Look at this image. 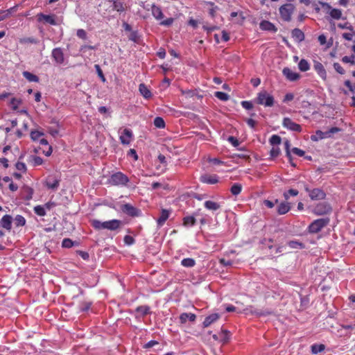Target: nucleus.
Instances as JSON below:
<instances>
[{"label":"nucleus","mask_w":355,"mask_h":355,"mask_svg":"<svg viewBox=\"0 0 355 355\" xmlns=\"http://www.w3.org/2000/svg\"><path fill=\"white\" fill-rule=\"evenodd\" d=\"M340 131V129L337 127H332L324 132L318 130L315 132V135L311 136V139L314 141H318L323 139L329 138L333 134L337 133Z\"/></svg>","instance_id":"f257e3e1"},{"label":"nucleus","mask_w":355,"mask_h":355,"mask_svg":"<svg viewBox=\"0 0 355 355\" xmlns=\"http://www.w3.org/2000/svg\"><path fill=\"white\" fill-rule=\"evenodd\" d=\"M256 102L257 103L263 105L266 107H271L274 104V98L266 91H261L258 93Z\"/></svg>","instance_id":"f03ea898"},{"label":"nucleus","mask_w":355,"mask_h":355,"mask_svg":"<svg viewBox=\"0 0 355 355\" xmlns=\"http://www.w3.org/2000/svg\"><path fill=\"white\" fill-rule=\"evenodd\" d=\"M329 218L327 217L313 220L309 226V232L313 234L319 232L323 227L329 224Z\"/></svg>","instance_id":"7ed1b4c3"},{"label":"nucleus","mask_w":355,"mask_h":355,"mask_svg":"<svg viewBox=\"0 0 355 355\" xmlns=\"http://www.w3.org/2000/svg\"><path fill=\"white\" fill-rule=\"evenodd\" d=\"M332 207L329 203L322 202L317 204L313 209V213L317 216H323L331 212Z\"/></svg>","instance_id":"20e7f679"},{"label":"nucleus","mask_w":355,"mask_h":355,"mask_svg":"<svg viewBox=\"0 0 355 355\" xmlns=\"http://www.w3.org/2000/svg\"><path fill=\"white\" fill-rule=\"evenodd\" d=\"M322 8L328 13L331 18L334 19H340L342 18V10L338 8H334L331 6L326 2L319 1Z\"/></svg>","instance_id":"39448f33"},{"label":"nucleus","mask_w":355,"mask_h":355,"mask_svg":"<svg viewBox=\"0 0 355 355\" xmlns=\"http://www.w3.org/2000/svg\"><path fill=\"white\" fill-rule=\"evenodd\" d=\"M128 177L121 172H117L111 175L109 182L112 185H125L128 182Z\"/></svg>","instance_id":"423d86ee"},{"label":"nucleus","mask_w":355,"mask_h":355,"mask_svg":"<svg viewBox=\"0 0 355 355\" xmlns=\"http://www.w3.org/2000/svg\"><path fill=\"white\" fill-rule=\"evenodd\" d=\"M121 210L125 214L131 217H139L141 216V211L129 203L123 205Z\"/></svg>","instance_id":"0eeeda50"},{"label":"nucleus","mask_w":355,"mask_h":355,"mask_svg":"<svg viewBox=\"0 0 355 355\" xmlns=\"http://www.w3.org/2000/svg\"><path fill=\"white\" fill-rule=\"evenodd\" d=\"M305 190L309 193L310 198L313 200H323L326 198L325 192L321 189H309L306 186L305 187Z\"/></svg>","instance_id":"6e6552de"},{"label":"nucleus","mask_w":355,"mask_h":355,"mask_svg":"<svg viewBox=\"0 0 355 355\" xmlns=\"http://www.w3.org/2000/svg\"><path fill=\"white\" fill-rule=\"evenodd\" d=\"M133 134L131 130L125 128L119 137L120 141L123 145H129L132 139Z\"/></svg>","instance_id":"1a4fd4ad"},{"label":"nucleus","mask_w":355,"mask_h":355,"mask_svg":"<svg viewBox=\"0 0 355 355\" xmlns=\"http://www.w3.org/2000/svg\"><path fill=\"white\" fill-rule=\"evenodd\" d=\"M200 180L202 183L214 184L218 182V177L216 175L204 174L200 176Z\"/></svg>","instance_id":"9d476101"},{"label":"nucleus","mask_w":355,"mask_h":355,"mask_svg":"<svg viewBox=\"0 0 355 355\" xmlns=\"http://www.w3.org/2000/svg\"><path fill=\"white\" fill-rule=\"evenodd\" d=\"M37 17L39 21H43L51 25H57L55 16L54 15H44L43 13H40L38 14Z\"/></svg>","instance_id":"9b49d317"},{"label":"nucleus","mask_w":355,"mask_h":355,"mask_svg":"<svg viewBox=\"0 0 355 355\" xmlns=\"http://www.w3.org/2000/svg\"><path fill=\"white\" fill-rule=\"evenodd\" d=\"M52 57L58 64L64 62V53L60 48H55L52 51Z\"/></svg>","instance_id":"f8f14e48"},{"label":"nucleus","mask_w":355,"mask_h":355,"mask_svg":"<svg viewBox=\"0 0 355 355\" xmlns=\"http://www.w3.org/2000/svg\"><path fill=\"white\" fill-rule=\"evenodd\" d=\"M291 37L295 42L299 43L304 40V33L299 28H294L291 32Z\"/></svg>","instance_id":"ddd939ff"},{"label":"nucleus","mask_w":355,"mask_h":355,"mask_svg":"<svg viewBox=\"0 0 355 355\" xmlns=\"http://www.w3.org/2000/svg\"><path fill=\"white\" fill-rule=\"evenodd\" d=\"M259 27L263 31H268L270 32L275 33L277 29L275 28V25L272 24L270 21L267 20H263L260 24Z\"/></svg>","instance_id":"4468645a"},{"label":"nucleus","mask_w":355,"mask_h":355,"mask_svg":"<svg viewBox=\"0 0 355 355\" xmlns=\"http://www.w3.org/2000/svg\"><path fill=\"white\" fill-rule=\"evenodd\" d=\"M313 67L315 71L318 73V74L323 80H325L327 78V72L322 64L319 62H315Z\"/></svg>","instance_id":"2eb2a0df"},{"label":"nucleus","mask_w":355,"mask_h":355,"mask_svg":"<svg viewBox=\"0 0 355 355\" xmlns=\"http://www.w3.org/2000/svg\"><path fill=\"white\" fill-rule=\"evenodd\" d=\"M122 225V221L117 219H113L107 221V230L114 231L120 228Z\"/></svg>","instance_id":"dca6fc26"},{"label":"nucleus","mask_w":355,"mask_h":355,"mask_svg":"<svg viewBox=\"0 0 355 355\" xmlns=\"http://www.w3.org/2000/svg\"><path fill=\"white\" fill-rule=\"evenodd\" d=\"M180 322L182 324H185L188 320L194 322L196 319V315L191 313H182L180 315Z\"/></svg>","instance_id":"f3484780"},{"label":"nucleus","mask_w":355,"mask_h":355,"mask_svg":"<svg viewBox=\"0 0 355 355\" xmlns=\"http://www.w3.org/2000/svg\"><path fill=\"white\" fill-rule=\"evenodd\" d=\"M298 297L300 298V304H299V306L297 304H296L295 308L298 311H303L308 307L309 304V299L307 296L302 297L299 294H298Z\"/></svg>","instance_id":"a211bd4d"},{"label":"nucleus","mask_w":355,"mask_h":355,"mask_svg":"<svg viewBox=\"0 0 355 355\" xmlns=\"http://www.w3.org/2000/svg\"><path fill=\"white\" fill-rule=\"evenodd\" d=\"M1 225L6 230L10 231L12 228V217L10 215H5L1 220Z\"/></svg>","instance_id":"6ab92c4d"},{"label":"nucleus","mask_w":355,"mask_h":355,"mask_svg":"<svg viewBox=\"0 0 355 355\" xmlns=\"http://www.w3.org/2000/svg\"><path fill=\"white\" fill-rule=\"evenodd\" d=\"M170 211L168 209H162L161 211L160 216L157 218V223L159 226H162L166 220L168 218Z\"/></svg>","instance_id":"aec40b11"},{"label":"nucleus","mask_w":355,"mask_h":355,"mask_svg":"<svg viewBox=\"0 0 355 355\" xmlns=\"http://www.w3.org/2000/svg\"><path fill=\"white\" fill-rule=\"evenodd\" d=\"M220 318V315L218 313H212L207 317L205 318V320L203 322V326L204 327H209L213 322H216L218 318Z\"/></svg>","instance_id":"412c9836"},{"label":"nucleus","mask_w":355,"mask_h":355,"mask_svg":"<svg viewBox=\"0 0 355 355\" xmlns=\"http://www.w3.org/2000/svg\"><path fill=\"white\" fill-rule=\"evenodd\" d=\"M28 162L32 166H37L42 164L43 159L39 156L31 155L28 157Z\"/></svg>","instance_id":"4be33fe9"},{"label":"nucleus","mask_w":355,"mask_h":355,"mask_svg":"<svg viewBox=\"0 0 355 355\" xmlns=\"http://www.w3.org/2000/svg\"><path fill=\"white\" fill-rule=\"evenodd\" d=\"M139 90L141 94L146 99L150 98L152 96L151 92L148 89L146 85L144 83H141L139 86Z\"/></svg>","instance_id":"5701e85b"},{"label":"nucleus","mask_w":355,"mask_h":355,"mask_svg":"<svg viewBox=\"0 0 355 355\" xmlns=\"http://www.w3.org/2000/svg\"><path fill=\"white\" fill-rule=\"evenodd\" d=\"M153 16L157 20H162L164 18V14L160 7L157 6H153V9L151 10Z\"/></svg>","instance_id":"b1692460"},{"label":"nucleus","mask_w":355,"mask_h":355,"mask_svg":"<svg viewBox=\"0 0 355 355\" xmlns=\"http://www.w3.org/2000/svg\"><path fill=\"white\" fill-rule=\"evenodd\" d=\"M204 206L207 209L211 211H216L220 208V205L219 203L211 200L205 201L204 203Z\"/></svg>","instance_id":"393cba45"},{"label":"nucleus","mask_w":355,"mask_h":355,"mask_svg":"<svg viewBox=\"0 0 355 355\" xmlns=\"http://www.w3.org/2000/svg\"><path fill=\"white\" fill-rule=\"evenodd\" d=\"M91 224L92 227L97 230H107V221L101 222L98 220L94 219L91 221Z\"/></svg>","instance_id":"a878e982"},{"label":"nucleus","mask_w":355,"mask_h":355,"mask_svg":"<svg viewBox=\"0 0 355 355\" xmlns=\"http://www.w3.org/2000/svg\"><path fill=\"white\" fill-rule=\"evenodd\" d=\"M325 345L324 344L314 343L311 345V352L313 354H318L320 352H323L325 349Z\"/></svg>","instance_id":"bb28decb"},{"label":"nucleus","mask_w":355,"mask_h":355,"mask_svg":"<svg viewBox=\"0 0 355 355\" xmlns=\"http://www.w3.org/2000/svg\"><path fill=\"white\" fill-rule=\"evenodd\" d=\"M46 187L51 189H56L59 186V180L52 177H49L46 182Z\"/></svg>","instance_id":"cd10ccee"},{"label":"nucleus","mask_w":355,"mask_h":355,"mask_svg":"<svg viewBox=\"0 0 355 355\" xmlns=\"http://www.w3.org/2000/svg\"><path fill=\"white\" fill-rule=\"evenodd\" d=\"M135 311L138 313V316L144 317L150 313V307L147 305L139 306L137 307Z\"/></svg>","instance_id":"c85d7f7f"},{"label":"nucleus","mask_w":355,"mask_h":355,"mask_svg":"<svg viewBox=\"0 0 355 355\" xmlns=\"http://www.w3.org/2000/svg\"><path fill=\"white\" fill-rule=\"evenodd\" d=\"M22 75L29 82H35V83L39 82V78L36 75H35L29 71H25L22 73Z\"/></svg>","instance_id":"c756f323"},{"label":"nucleus","mask_w":355,"mask_h":355,"mask_svg":"<svg viewBox=\"0 0 355 355\" xmlns=\"http://www.w3.org/2000/svg\"><path fill=\"white\" fill-rule=\"evenodd\" d=\"M298 68L301 71L305 72L310 69V64L305 59H302L298 63Z\"/></svg>","instance_id":"7c9ffc66"},{"label":"nucleus","mask_w":355,"mask_h":355,"mask_svg":"<svg viewBox=\"0 0 355 355\" xmlns=\"http://www.w3.org/2000/svg\"><path fill=\"white\" fill-rule=\"evenodd\" d=\"M279 12L284 20H288V4L286 3L282 6L279 8Z\"/></svg>","instance_id":"2f4dec72"},{"label":"nucleus","mask_w":355,"mask_h":355,"mask_svg":"<svg viewBox=\"0 0 355 355\" xmlns=\"http://www.w3.org/2000/svg\"><path fill=\"white\" fill-rule=\"evenodd\" d=\"M288 211V203L287 202H281L277 207L279 214H284Z\"/></svg>","instance_id":"473e14b6"},{"label":"nucleus","mask_w":355,"mask_h":355,"mask_svg":"<svg viewBox=\"0 0 355 355\" xmlns=\"http://www.w3.org/2000/svg\"><path fill=\"white\" fill-rule=\"evenodd\" d=\"M182 266L187 268H192L196 265V261L192 258H185L181 261Z\"/></svg>","instance_id":"72a5a7b5"},{"label":"nucleus","mask_w":355,"mask_h":355,"mask_svg":"<svg viewBox=\"0 0 355 355\" xmlns=\"http://www.w3.org/2000/svg\"><path fill=\"white\" fill-rule=\"evenodd\" d=\"M113 9L119 12H123L125 10L123 3L119 0L113 1Z\"/></svg>","instance_id":"f704fd0d"},{"label":"nucleus","mask_w":355,"mask_h":355,"mask_svg":"<svg viewBox=\"0 0 355 355\" xmlns=\"http://www.w3.org/2000/svg\"><path fill=\"white\" fill-rule=\"evenodd\" d=\"M241 191H242V186H241V184H238V183L234 184L230 189V191H231L232 194L234 196L239 195L241 192Z\"/></svg>","instance_id":"c9c22d12"},{"label":"nucleus","mask_w":355,"mask_h":355,"mask_svg":"<svg viewBox=\"0 0 355 355\" xmlns=\"http://www.w3.org/2000/svg\"><path fill=\"white\" fill-rule=\"evenodd\" d=\"M196 224V218L192 216H186L183 218V225L184 226H193Z\"/></svg>","instance_id":"e433bc0d"},{"label":"nucleus","mask_w":355,"mask_h":355,"mask_svg":"<svg viewBox=\"0 0 355 355\" xmlns=\"http://www.w3.org/2000/svg\"><path fill=\"white\" fill-rule=\"evenodd\" d=\"M281 141H282L281 137L277 135H273L270 138V144L272 146H277L278 145H279L281 144Z\"/></svg>","instance_id":"4c0bfd02"},{"label":"nucleus","mask_w":355,"mask_h":355,"mask_svg":"<svg viewBox=\"0 0 355 355\" xmlns=\"http://www.w3.org/2000/svg\"><path fill=\"white\" fill-rule=\"evenodd\" d=\"M154 125L158 128H164L165 127V122L162 117L157 116L154 119Z\"/></svg>","instance_id":"58836bf2"},{"label":"nucleus","mask_w":355,"mask_h":355,"mask_svg":"<svg viewBox=\"0 0 355 355\" xmlns=\"http://www.w3.org/2000/svg\"><path fill=\"white\" fill-rule=\"evenodd\" d=\"M15 223L16 226L21 227L26 224V220L24 216L21 215H17L15 218Z\"/></svg>","instance_id":"ea45409f"},{"label":"nucleus","mask_w":355,"mask_h":355,"mask_svg":"<svg viewBox=\"0 0 355 355\" xmlns=\"http://www.w3.org/2000/svg\"><path fill=\"white\" fill-rule=\"evenodd\" d=\"M37 40L34 37H24L19 39L20 44H37Z\"/></svg>","instance_id":"a19ab883"},{"label":"nucleus","mask_w":355,"mask_h":355,"mask_svg":"<svg viewBox=\"0 0 355 355\" xmlns=\"http://www.w3.org/2000/svg\"><path fill=\"white\" fill-rule=\"evenodd\" d=\"M13 9L14 8H11L6 10H0V21L8 17Z\"/></svg>","instance_id":"79ce46f5"},{"label":"nucleus","mask_w":355,"mask_h":355,"mask_svg":"<svg viewBox=\"0 0 355 355\" xmlns=\"http://www.w3.org/2000/svg\"><path fill=\"white\" fill-rule=\"evenodd\" d=\"M34 211L37 215L40 216H44L46 215L45 207L41 205L35 207Z\"/></svg>","instance_id":"37998d69"},{"label":"nucleus","mask_w":355,"mask_h":355,"mask_svg":"<svg viewBox=\"0 0 355 355\" xmlns=\"http://www.w3.org/2000/svg\"><path fill=\"white\" fill-rule=\"evenodd\" d=\"M214 96L218 99L223 101H227L229 99V95L223 92H216L214 93Z\"/></svg>","instance_id":"c03bdc74"},{"label":"nucleus","mask_w":355,"mask_h":355,"mask_svg":"<svg viewBox=\"0 0 355 355\" xmlns=\"http://www.w3.org/2000/svg\"><path fill=\"white\" fill-rule=\"evenodd\" d=\"M139 5L146 10H151L153 9V6H155L154 3H149L144 0H140Z\"/></svg>","instance_id":"a18cd8bd"},{"label":"nucleus","mask_w":355,"mask_h":355,"mask_svg":"<svg viewBox=\"0 0 355 355\" xmlns=\"http://www.w3.org/2000/svg\"><path fill=\"white\" fill-rule=\"evenodd\" d=\"M92 305V302H83L79 305V309L81 311H87L89 309Z\"/></svg>","instance_id":"49530a36"},{"label":"nucleus","mask_w":355,"mask_h":355,"mask_svg":"<svg viewBox=\"0 0 355 355\" xmlns=\"http://www.w3.org/2000/svg\"><path fill=\"white\" fill-rule=\"evenodd\" d=\"M21 103V101L19 98H12L10 100V105L14 110H17L19 105Z\"/></svg>","instance_id":"de8ad7c7"},{"label":"nucleus","mask_w":355,"mask_h":355,"mask_svg":"<svg viewBox=\"0 0 355 355\" xmlns=\"http://www.w3.org/2000/svg\"><path fill=\"white\" fill-rule=\"evenodd\" d=\"M44 135L43 132L37 131V130H33L31 132V138L33 141H37L40 139L41 136Z\"/></svg>","instance_id":"09e8293b"},{"label":"nucleus","mask_w":355,"mask_h":355,"mask_svg":"<svg viewBox=\"0 0 355 355\" xmlns=\"http://www.w3.org/2000/svg\"><path fill=\"white\" fill-rule=\"evenodd\" d=\"M290 130L300 132L302 130L300 125L290 121Z\"/></svg>","instance_id":"8fccbe9b"},{"label":"nucleus","mask_w":355,"mask_h":355,"mask_svg":"<svg viewBox=\"0 0 355 355\" xmlns=\"http://www.w3.org/2000/svg\"><path fill=\"white\" fill-rule=\"evenodd\" d=\"M290 248L302 249L304 248V244L296 241H290Z\"/></svg>","instance_id":"3c124183"},{"label":"nucleus","mask_w":355,"mask_h":355,"mask_svg":"<svg viewBox=\"0 0 355 355\" xmlns=\"http://www.w3.org/2000/svg\"><path fill=\"white\" fill-rule=\"evenodd\" d=\"M342 62H343L345 63H350L352 65H354L355 64L354 56V55L344 56L342 58Z\"/></svg>","instance_id":"603ef678"},{"label":"nucleus","mask_w":355,"mask_h":355,"mask_svg":"<svg viewBox=\"0 0 355 355\" xmlns=\"http://www.w3.org/2000/svg\"><path fill=\"white\" fill-rule=\"evenodd\" d=\"M15 167L19 171H21L23 173L26 172V166L24 162H17L15 164Z\"/></svg>","instance_id":"864d4df0"},{"label":"nucleus","mask_w":355,"mask_h":355,"mask_svg":"<svg viewBox=\"0 0 355 355\" xmlns=\"http://www.w3.org/2000/svg\"><path fill=\"white\" fill-rule=\"evenodd\" d=\"M73 245V242L70 239H64L62 242V246L63 248H71Z\"/></svg>","instance_id":"5fc2aeb1"},{"label":"nucleus","mask_w":355,"mask_h":355,"mask_svg":"<svg viewBox=\"0 0 355 355\" xmlns=\"http://www.w3.org/2000/svg\"><path fill=\"white\" fill-rule=\"evenodd\" d=\"M123 241H124V243L128 245H131L134 244L135 242V239L132 236H129V235L125 236Z\"/></svg>","instance_id":"6e6d98bb"},{"label":"nucleus","mask_w":355,"mask_h":355,"mask_svg":"<svg viewBox=\"0 0 355 355\" xmlns=\"http://www.w3.org/2000/svg\"><path fill=\"white\" fill-rule=\"evenodd\" d=\"M291 152H292L293 154H295L299 157H302L305 154V152L303 150H301L297 148H293L291 150H290V153Z\"/></svg>","instance_id":"4d7b16f0"},{"label":"nucleus","mask_w":355,"mask_h":355,"mask_svg":"<svg viewBox=\"0 0 355 355\" xmlns=\"http://www.w3.org/2000/svg\"><path fill=\"white\" fill-rule=\"evenodd\" d=\"M94 67H95V69L96 70L98 76L101 78V79L102 80L103 82H105V76H104V74L103 73V71L101 69L100 66L98 64H95Z\"/></svg>","instance_id":"13d9d810"},{"label":"nucleus","mask_w":355,"mask_h":355,"mask_svg":"<svg viewBox=\"0 0 355 355\" xmlns=\"http://www.w3.org/2000/svg\"><path fill=\"white\" fill-rule=\"evenodd\" d=\"M334 69L340 74H345V69L342 67V66L338 63V62H335L334 64Z\"/></svg>","instance_id":"bf43d9fd"},{"label":"nucleus","mask_w":355,"mask_h":355,"mask_svg":"<svg viewBox=\"0 0 355 355\" xmlns=\"http://www.w3.org/2000/svg\"><path fill=\"white\" fill-rule=\"evenodd\" d=\"M221 335L223 336L221 340L223 343L227 342L230 338V331H228L227 330H222Z\"/></svg>","instance_id":"052dcab7"},{"label":"nucleus","mask_w":355,"mask_h":355,"mask_svg":"<svg viewBox=\"0 0 355 355\" xmlns=\"http://www.w3.org/2000/svg\"><path fill=\"white\" fill-rule=\"evenodd\" d=\"M76 35L80 39H83V40L87 39V33L84 29H81V28L78 29V31L76 32Z\"/></svg>","instance_id":"680f3d73"},{"label":"nucleus","mask_w":355,"mask_h":355,"mask_svg":"<svg viewBox=\"0 0 355 355\" xmlns=\"http://www.w3.org/2000/svg\"><path fill=\"white\" fill-rule=\"evenodd\" d=\"M279 153L280 150L277 146H272V149L270 150V155L272 157H277Z\"/></svg>","instance_id":"e2e57ef3"},{"label":"nucleus","mask_w":355,"mask_h":355,"mask_svg":"<svg viewBox=\"0 0 355 355\" xmlns=\"http://www.w3.org/2000/svg\"><path fill=\"white\" fill-rule=\"evenodd\" d=\"M300 78V75L296 72H293L290 71L289 73V79L290 81H295Z\"/></svg>","instance_id":"0e129e2a"},{"label":"nucleus","mask_w":355,"mask_h":355,"mask_svg":"<svg viewBox=\"0 0 355 355\" xmlns=\"http://www.w3.org/2000/svg\"><path fill=\"white\" fill-rule=\"evenodd\" d=\"M241 105L246 110H251L253 107L252 102L248 101H243L241 102Z\"/></svg>","instance_id":"69168bd1"},{"label":"nucleus","mask_w":355,"mask_h":355,"mask_svg":"<svg viewBox=\"0 0 355 355\" xmlns=\"http://www.w3.org/2000/svg\"><path fill=\"white\" fill-rule=\"evenodd\" d=\"M128 155L130 157H132L134 159V160H135V161L138 159V155L135 149H132V148L130 149L128 153Z\"/></svg>","instance_id":"338daca9"},{"label":"nucleus","mask_w":355,"mask_h":355,"mask_svg":"<svg viewBox=\"0 0 355 355\" xmlns=\"http://www.w3.org/2000/svg\"><path fill=\"white\" fill-rule=\"evenodd\" d=\"M228 141L235 147H236V146H238L239 145V141L234 137L230 136L228 138Z\"/></svg>","instance_id":"774afa93"}]
</instances>
